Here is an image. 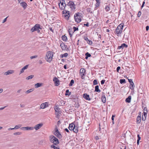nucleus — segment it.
<instances>
[{
    "mask_svg": "<svg viewBox=\"0 0 149 149\" xmlns=\"http://www.w3.org/2000/svg\"><path fill=\"white\" fill-rule=\"evenodd\" d=\"M74 80L73 79L71 80L69 84V86H72L73 84L74 83Z\"/></svg>",
    "mask_w": 149,
    "mask_h": 149,
    "instance_id": "obj_37",
    "label": "nucleus"
},
{
    "mask_svg": "<svg viewBox=\"0 0 149 149\" xmlns=\"http://www.w3.org/2000/svg\"><path fill=\"white\" fill-rule=\"evenodd\" d=\"M42 85V84L41 83H38L35 85V86L36 88H37L41 86Z\"/></svg>",
    "mask_w": 149,
    "mask_h": 149,
    "instance_id": "obj_29",
    "label": "nucleus"
},
{
    "mask_svg": "<svg viewBox=\"0 0 149 149\" xmlns=\"http://www.w3.org/2000/svg\"><path fill=\"white\" fill-rule=\"evenodd\" d=\"M143 115H142V119L143 120L145 121L147 116V113L145 112H143Z\"/></svg>",
    "mask_w": 149,
    "mask_h": 149,
    "instance_id": "obj_21",
    "label": "nucleus"
},
{
    "mask_svg": "<svg viewBox=\"0 0 149 149\" xmlns=\"http://www.w3.org/2000/svg\"><path fill=\"white\" fill-rule=\"evenodd\" d=\"M26 130H32L34 129V127H26Z\"/></svg>",
    "mask_w": 149,
    "mask_h": 149,
    "instance_id": "obj_30",
    "label": "nucleus"
},
{
    "mask_svg": "<svg viewBox=\"0 0 149 149\" xmlns=\"http://www.w3.org/2000/svg\"><path fill=\"white\" fill-rule=\"evenodd\" d=\"M36 28L35 27V25L31 29V31L32 32H34L35 31H36Z\"/></svg>",
    "mask_w": 149,
    "mask_h": 149,
    "instance_id": "obj_45",
    "label": "nucleus"
},
{
    "mask_svg": "<svg viewBox=\"0 0 149 149\" xmlns=\"http://www.w3.org/2000/svg\"><path fill=\"white\" fill-rule=\"evenodd\" d=\"M7 106H6L4 107L0 108V110L3 109L5 108Z\"/></svg>",
    "mask_w": 149,
    "mask_h": 149,
    "instance_id": "obj_56",
    "label": "nucleus"
},
{
    "mask_svg": "<svg viewBox=\"0 0 149 149\" xmlns=\"http://www.w3.org/2000/svg\"><path fill=\"white\" fill-rule=\"evenodd\" d=\"M34 75H31L28 77H27L26 78V79L27 80H29L30 79H32V78H33L34 77Z\"/></svg>",
    "mask_w": 149,
    "mask_h": 149,
    "instance_id": "obj_34",
    "label": "nucleus"
},
{
    "mask_svg": "<svg viewBox=\"0 0 149 149\" xmlns=\"http://www.w3.org/2000/svg\"><path fill=\"white\" fill-rule=\"evenodd\" d=\"M87 39L88 40V41L87 42L90 45H91L92 44V41L91 40H89L88 38H87Z\"/></svg>",
    "mask_w": 149,
    "mask_h": 149,
    "instance_id": "obj_43",
    "label": "nucleus"
},
{
    "mask_svg": "<svg viewBox=\"0 0 149 149\" xmlns=\"http://www.w3.org/2000/svg\"><path fill=\"white\" fill-rule=\"evenodd\" d=\"M141 116H138L136 118V123H137L139 124L140 123L141 121Z\"/></svg>",
    "mask_w": 149,
    "mask_h": 149,
    "instance_id": "obj_22",
    "label": "nucleus"
},
{
    "mask_svg": "<svg viewBox=\"0 0 149 149\" xmlns=\"http://www.w3.org/2000/svg\"><path fill=\"white\" fill-rule=\"evenodd\" d=\"M81 13H78L75 14L74 15V18L75 21L78 23H80L81 21Z\"/></svg>",
    "mask_w": 149,
    "mask_h": 149,
    "instance_id": "obj_4",
    "label": "nucleus"
},
{
    "mask_svg": "<svg viewBox=\"0 0 149 149\" xmlns=\"http://www.w3.org/2000/svg\"><path fill=\"white\" fill-rule=\"evenodd\" d=\"M20 106L22 108H24L25 107V105L24 104H20Z\"/></svg>",
    "mask_w": 149,
    "mask_h": 149,
    "instance_id": "obj_57",
    "label": "nucleus"
},
{
    "mask_svg": "<svg viewBox=\"0 0 149 149\" xmlns=\"http://www.w3.org/2000/svg\"><path fill=\"white\" fill-rule=\"evenodd\" d=\"M35 27L36 28V31H38V30L39 29H41L40 27V25L39 24H37L35 25Z\"/></svg>",
    "mask_w": 149,
    "mask_h": 149,
    "instance_id": "obj_26",
    "label": "nucleus"
},
{
    "mask_svg": "<svg viewBox=\"0 0 149 149\" xmlns=\"http://www.w3.org/2000/svg\"><path fill=\"white\" fill-rule=\"evenodd\" d=\"M89 23L88 22H87L86 24H84V25H86L87 26H89Z\"/></svg>",
    "mask_w": 149,
    "mask_h": 149,
    "instance_id": "obj_59",
    "label": "nucleus"
},
{
    "mask_svg": "<svg viewBox=\"0 0 149 149\" xmlns=\"http://www.w3.org/2000/svg\"><path fill=\"white\" fill-rule=\"evenodd\" d=\"M54 144H53L51 145V147L52 148H53L54 149H59V148L57 147L56 146L54 145Z\"/></svg>",
    "mask_w": 149,
    "mask_h": 149,
    "instance_id": "obj_35",
    "label": "nucleus"
},
{
    "mask_svg": "<svg viewBox=\"0 0 149 149\" xmlns=\"http://www.w3.org/2000/svg\"><path fill=\"white\" fill-rule=\"evenodd\" d=\"M131 97L129 96L125 100V102H126L130 103L131 102Z\"/></svg>",
    "mask_w": 149,
    "mask_h": 149,
    "instance_id": "obj_23",
    "label": "nucleus"
},
{
    "mask_svg": "<svg viewBox=\"0 0 149 149\" xmlns=\"http://www.w3.org/2000/svg\"><path fill=\"white\" fill-rule=\"evenodd\" d=\"M95 91L100 93V90L99 88V86L98 85L96 86L95 87Z\"/></svg>",
    "mask_w": 149,
    "mask_h": 149,
    "instance_id": "obj_27",
    "label": "nucleus"
},
{
    "mask_svg": "<svg viewBox=\"0 0 149 149\" xmlns=\"http://www.w3.org/2000/svg\"><path fill=\"white\" fill-rule=\"evenodd\" d=\"M83 97L86 100L90 101L91 98L90 97L89 95L87 94H84L82 95Z\"/></svg>",
    "mask_w": 149,
    "mask_h": 149,
    "instance_id": "obj_12",
    "label": "nucleus"
},
{
    "mask_svg": "<svg viewBox=\"0 0 149 149\" xmlns=\"http://www.w3.org/2000/svg\"><path fill=\"white\" fill-rule=\"evenodd\" d=\"M86 11L87 12L92 13V10L91 8H88L86 9Z\"/></svg>",
    "mask_w": 149,
    "mask_h": 149,
    "instance_id": "obj_38",
    "label": "nucleus"
},
{
    "mask_svg": "<svg viewBox=\"0 0 149 149\" xmlns=\"http://www.w3.org/2000/svg\"><path fill=\"white\" fill-rule=\"evenodd\" d=\"M53 81L54 82V84L55 86H58L59 85V80L56 77H54L53 79Z\"/></svg>",
    "mask_w": 149,
    "mask_h": 149,
    "instance_id": "obj_10",
    "label": "nucleus"
},
{
    "mask_svg": "<svg viewBox=\"0 0 149 149\" xmlns=\"http://www.w3.org/2000/svg\"><path fill=\"white\" fill-rule=\"evenodd\" d=\"M8 17H6L3 20L2 22L3 23H5L7 20V19Z\"/></svg>",
    "mask_w": 149,
    "mask_h": 149,
    "instance_id": "obj_51",
    "label": "nucleus"
},
{
    "mask_svg": "<svg viewBox=\"0 0 149 149\" xmlns=\"http://www.w3.org/2000/svg\"><path fill=\"white\" fill-rule=\"evenodd\" d=\"M115 117V115H113L111 117V119L112 121H113L114 120V117Z\"/></svg>",
    "mask_w": 149,
    "mask_h": 149,
    "instance_id": "obj_58",
    "label": "nucleus"
},
{
    "mask_svg": "<svg viewBox=\"0 0 149 149\" xmlns=\"http://www.w3.org/2000/svg\"><path fill=\"white\" fill-rule=\"evenodd\" d=\"M67 5L70 7L72 10L74 9L75 8V5L73 1H69Z\"/></svg>",
    "mask_w": 149,
    "mask_h": 149,
    "instance_id": "obj_7",
    "label": "nucleus"
},
{
    "mask_svg": "<svg viewBox=\"0 0 149 149\" xmlns=\"http://www.w3.org/2000/svg\"><path fill=\"white\" fill-rule=\"evenodd\" d=\"M39 63L40 64H42V61L41 60H39L38 61Z\"/></svg>",
    "mask_w": 149,
    "mask_h": 149,
    "instance_id": "obj_64",
    "label": "nucleus"
},
{
    "mask_svg": "<svg viewBox=\"0 0 149 149\" xmlns=\"http://www.w3.org/2000/svg\"><path fill=\"white\" fill-rule=\"evenodd\" d=\"M86 74V70L84 68H81L79 71V74L81 76L82 79H84V76Z\"/></svg>",
    "mask_w": 149,
    "mask_h": 149,
    "instance_id": "obj_6",
    "label": "nucleus"
},
{
    "mask_svg": "<svg viewBox=\"0 0 149 149\" xmlns=\"http://www.w3.org/2000/svg\"><path fill=\"white\" fill-rule=\"evenodd\" d=\"M38 57V56L37 55H35L33 56H31L30 57V58L31 59H32L33 58H36Z\"/></svg>",
    "mask_w": 149,
    "mask_h": 149,
    "instance_id": "obj_44",
    "label": "nucleus"
},
{
    "mask_svg": "<svg viewBox=\"0 0 149 149\" xmlns=\"http://www.w3.org/2000/svg\"><path fill=\"white\" fill-rule=\"evenodd\" d=\"M149 26H147L146 27V31H148L149 29Z\"/></svg>",
    "mask_w": 149,
    "mask_h": 149,
    "instance_id": "obj_63",
    "label": "nucleus"
},
{
    "mask_svg": "<svg viewBox=\"0 0 149 149\" xmlns=\"http://www.w3.org/2000/svg\"><path fill=\"white\" fill-rule=\"evenodd\" d=\"M72 130L75 133H77L78 132V127L76 125H75V126L74 127V129Z\"/></svg>",
    "mask_w": 149,
    "mask_h": 149,
    "instance_id": "obj_24",
    "label": "nucleus"
},
{
    "mask_svg": "<svg viewBox=\"0 0 149 149\" xmlns=\"http://www.w3.org/2000/svg\"><path fill=\"white\" fill-rule=\"evenodd\" d=\"M101 100L102 102H103V103H104L106 102V99L104 95H102L101 97Z\"/></svg>",
    "mask_w": 149,
    "mask_h": 149,
    "instance_id": "obj_28",
    "label": "nucleus"
},
{
    "mask_svg": "<svg viewBox=\"0 0 149 149\" xmlns=\"http://www.w3.org/2000/svg\"><path fill=\"white\" fill-rule=\"evenodd\" d=\"M20 5L21 6H22L24 9H25L27 6L26 3L24 1L20 3Z\"/></svg>",
    "mask_w": 149,
    "mask_h": 149,
    "instance_id": "obj_16",
    "label": "nucleus"
},
{
    "mask_svg": "<svg viewBox=\"0 0 149 149\" xmlns=\"http://www.w3.org/2000/svg\"><path fill=\"white\" fill-rule=\"evenodd\" d=\"M64 4H65V1L64 0H60V3L59 4V6L61 10H63L62 12L63 14V16L64 18H65V11L64 10L65 8V5H64Z\"/></svg>",
    "mask_w": 149,
    "mask_h": 149,
    "instance_id": "obj_1",
    "label": "nucleus"
},
{
    "mask_svg": "<svg viewBox=\"0 0 149 149\" xmlns=\"http://www.w3.org/2000/svg\"><path fill=\"white\" fill-rule=\"evenodd\" d=\"M62 38L63 40L65 41V34L62 36Z\"/></svg>",
    "mask_w": 149,
    "mask_h": 149,
    "instance_id": "obj_50",
    "label": "nucleus"
},
{
    "mask_svg": "<svg viewBox=\"0 0 149 149\" xmlns=\"http://www.w3.org/2000/svg\"><path fill=\"white\" fill-rule=\"evenodd\" d=\"M26 127H21L20 129L22 130H26Z\"/></svg>",
    "mask_w": 149,
    "mask_h": 149,
    "instance_id": "obj_61",
    "label": "nucleus"
},
{
    "mask_svg": "<svg viewBox=\"0 0 149 149\" xmlns=\"http://www.w3.org/2000/svg\"><path fill=\"white\" fill-rule=\"evenodd\" d=\"M49 30L51 31L53 33L54 32L53 30L52 29V28L51 27H50L49 28Z\"/></svg>",
    "mask_w": 149,
    "mask_h": 149,
    "instance_id": "obj_62",
    "label": "nucleus"
},
{
    "mask_svg": "<svg viewBox=\"0 0 149 149\" xmlns=\"http://www.w3.org/2000/svg\"><path fill=\"white\" fill-rule=\"evenodd\" d=\"M75 125L73 123L70 124L68 127L69 129L71 131L72 130L74 129V127L75 126Z\"/></svg>",
    "mask_w": 149,
    "mask_h": 149,
    "instance_id": "obj_18",
    "label": "nucleus"
},
{
    "mask_svg": "<svg viewBox=\"0 0 149 149\" xmlns=\"http://www.w3.org/2000/svg\"><path fill=\"white\" fill-rule=\"evenodd\" d=\"M70 16V12L68 11H66V18L68 17V19Z\"/></svg>",
    "mask_w": 149,
    "mask_h": 149,
    "instance_id": "obj_32",
    "label": "nucleus"
},
{
    "mask_svg": "<svg viewBox=\"0 0 149 149\" xmlns=\"http://www.w3.org/2000/svg\"><path fill=\"white\" fill-rule=\"evenodd\" d=\"M55 132H54L55 135L59 138H61V134L57 127L55 128Z\"/></svg>",
    "mask_w": 149,
    "mask_h": 149,
    "instance_id": "obj_8",
    "label": "nucleus"
},
{
    "mask_svg": "<svg viewBox=\"0 0 149 149\" xmlns=\"http://www.w3.org/2000/svg\"><path fill=\"white\" fill-rule=\"evenodd\" d=\"M61 111L55 112L56 118H58L61 115Z\"/></svg>",
    "mask_w": 149,
    "mask_h": 149,
    "instance_id": "obj_20",
    "label": "nucleus"
},
{
    "mask_svg": "<svg viewBox=\"0 0 149 149\" xmlns=\"http://www.w3.org/2000/svg\"><path fill=\"white\" fill-rule=\"evenodd\" d=\"M105 9L106 11H108L110 10V9L109 6H107L105 7Z\"/></svg>",
    "mask_w": 149,
    "mask_h": 149,
    "instance_id": "obj_41",
    "label": "nucleus"
},
{
    "mask_svg": "<svg viewBox=\"0 0 149 149\" xmlns=\"http://www.w3.org/2000/svg\"><path fill=\"white\" fill-rule=\"evenodd\" d=\"M50 141L51 142L54 144L57 145L59 143V141L58 139L53 135L49 136Z\"/></svg>",
    "mask_w": 149,
    "mask_h": 149,
    "instance_id": "obj_5",
    "label": "nucleus"
},
{
    "mask_svg": "<svg viewBox=\"0 0 149 149\" xmlns=\"http://www.w3.org/2000/svg\"><path fill=\"white\" fill-rule=\"evenodd\" d=\"M85 56H86L85 59H87L88 58V57H90L91 55L88 52H87L86 53Z\"/></svg>",
    "mask_w": 149,
    "mask_h": 149,
    "instance_id": "obj_33",
    "label": "nucleus"
},
{
    "mask_svg": "<svg viewBox=\"0 0 149 149\" xmlns=\"http://www.w3.org/2000/svg\"><path fill=\"white\" fill-rule=\"evenodd\" d=\"M44 141V140H41L39 142V144L40 145H42Z\"/></svg>",
    "mask_w": 149,
    "mask_h": 149,
    "instance_id": "obj_49",
    "label": "nucleus"
},
{
    "mask_svg": "<svg viewBox=\"0 0 149 149\" xmlns=\"http://www.w3.org/2000/svg\"><path fill=\"white\" fill-rule=\"evenodd\" d=\"M120 68V66H118L117 67L116 70L117 72H118Z\"/></svg>",
    "mask_w": 149,
    "mask_h": 149,
    "instance_id": "obj_55",
    "label": "nucleus"
},
{
    "mask_svg": "<svg viewBox=\"0 0 149 149\" xmlns=\"http://www.w3.org/2000/svg\"><path fill=\"white\" fill-rule=\"evenodd\" d=\"M54 109L55 111V112H57L61 111V109L58 108V107L57 106H55L54 107Z\"/></svg>",
    "mask_w": 149,
    "mask_h": 149,
    "instance_id": "obj_19",
    "label": "nucleus"
},
{
    "mask_svg": "<svg viewBox=\"0 0 149 149\" xmlns=\"http://www.w3.org/2000/svg\"><path fill=\"white\" fill-rule=\"evenodd\" d=\"M105 81V80H102L101 81V84H102V85L103 84H104Z\"/></svg>",
    "mask_w": 149,
    "mask_h": 149,
    "instance_id": "obj_52",
    "label": "nucleus"
},
{
    "mask_svg": "<svg viewBox=\"0 0 149 149\" xmlns=\"http://www.w3.org/2000/svg\"><path fill=\"white\" fill-rule=\"evenodd\" d=\"M22 126V125L21 124H19L17 125H16L15 126V127L13 128V129H17L19 128Z\"/></svg>",
    "mask_w": 149,
    "mask_h": 149,
    "instance_id": "obj_31",
    "label": "nucleus"
},
{
    "mask_svg": "<svg viewBox=\"0 0 149 149\" xmlns=\"http://www.w3.org/2000/svg\"><path fill=\"white\" fill-rule=\"evenodd\" d=\"M14 71L13 70H10L5 72L4 74L6 75H8L10 74H12L14 72Z\"/></svg>",
    "mask_w": 149,
    "mask_h": 149,
    "instance_id": "obj_14",
    "label": "nucleus"
},
{
    "mask_svg": "<svg viewBox=\"0 0 149 149\" xmlns=\"http://www.w3.org/2000/svg\"><path fill=\"white\" fill-rule=\"evenodd\" d=\"M120 83L121 84L125 83V79H121L120 81Z\"/></svg>",
    "mask_w": 149,
    "mask_h": 149,
    "instance_id": "obj_39",
    "label": "nucleus"
},
{
    "mask_svg": "<svg viewBox=\"0 0 149 149\" xmlns=\"http://www.w3.org/2000/svg\"><path fill=\"white\" fill-rule=\"evenodd\" d=\"M61 58H62L63 57H65V53H64L63 54H61L60 56Z\"/></svg>",
    "mask_w": 149,
    "mask_h": 149,
    "instance_id": "obj_53",
    "label": "nucleus"
},
{
    "mask_svg": "<svg viewBox=\"0 0 149 149\" xmlns=\"http://www.w3.org/2000/svg\"><path fill=\"white\" fill-rule=\"evenodd\" d=\"M128 81L130 84V87L131 89H133L134 87V83L132 81V80L131 79H128Z\"/></svg>",
    "mask_w": 149,
    "mask_h": 149,
    "instance_id": "obj_9",
    "label": "nucleus"
},
{
    "mask_svg": "<svg viewBox=\"0 0 149 149\" xmlns=\"http://www.w3.org/2000/svg\"><path fill=\"white\" fill-rule=\"evenodd\" d=\"M28 66H29V65H25V66H24V67L21 69V70L20 71V72L19 74H21L22 73H23V72H24V70H26L28 68Z\"/></svg>",
    "mask_w": 149,
    "mask_h": 149,
    "instance_id": "obj_15",
    "label": "nucleus"
},
{
    "mask_svg": "<svg viewBox=\"0 0 149 149\" xmlns=\"http://www.w3.org/2000/svg\"><path fill=\"white\" fill-rule=\"evenodd\" d=\"M96 2V6H98L100 5V0H95Z\"/></svg>",
    "mask_w": 149,
    "mask_h": 149,
    "instance_id": "obj_36",
    "label": "nucleus"
},
{
    "mask_svg": "<svg viewBox=\"0 0 149 149\" xmlns=\"http://www.w3.org/2000/svg\"><path fill=\"white\" fill-rule=\"evenodd\" d=\"M68 32L70 37H71L74 32L72 29H69L68 30Z\"/></svg>",
    "mask_w": 149,
    "mask_h": 149,
    "instance_id": "obj_25",
    "label": "nucleus"
},
{
    "mask_svg": "<svg viewBox=\"0 0 149 149\" xmlns=\"http://www.w3.org/2000/svg\"><path fill=\"white\" fill-rule=\"evenodd\" d=\"M123 23H121L117 27L115 33L116 34H117V36H119L120 34L123 31Z\"/></svg>",
    "mask_w": 149,
    "mask_h": 149,
    "instance_id": "obj_2",
    "label": "nucleus"
},
{
    "mask_svg": "<svg viewBox=\"0 0 149 149\" xmlns=\"http://www.w3.org/2000/svg\"><path fill=\"white\" fill-rule=\"evenodd\" d=\"M53 55V53L52 52L49 51L47 52L45 57V59L46 61L48 62H50L52 59Z\"/></svg>",
    "mask_w": 149,
    "mask_h": 149,
    "instance_id": "obj_3",
    "label": "nucleus"
},
{
    "mask_svg": "<svg viewBox=\"0 0 149 149\" xmlns=\"http://www.w3.org/2000/svg\"><path fill=\"white\" fill-rule=\"evenodd\" d=\"M93 84L94 85H97L98 84L97 81L96 80H94L93 81Z\"/></svg>",
    "mask_w": 149,
    "mask_h": 149,
    "instance_id": "obj_48",
    "label": "nucleus"
},
{
    "mask_svg": "<svg viewBox=\"0 0 149 149\" xmlns=\"http://www.w3.org/2000/svg\"><path fill=\"white\" fill-rule=\"evenodd\" d=\"M48 106V102L42 103L40 105V108L44 109Z\"/></svg>",
    "mask_w": 149,
    "mask_h": 149,
    "instance_id": "obj_11",
    "label": "nucleus"
},
{
    "mask_svg": "<svg viewBox=\"0 0 149 149\" xmlns=\"http://www.w3.org/2000/svg\"><path fill=\"white\" fill-rule=\"evenodd\" d=\"M121 45L122 46V49L125 47L126 48L127 47V45L125 43H123Z\"/></svg>",
    "mask_w": 149,
    "mask_h": 149,
    "instance_id": "obj_40",
    "label": "nucleus"
},
{
    "mask_svg": "<svg viewBox=\"0 0 149 149\" xmlns=\"http://www.w3.org/2000/svg\"><path fill=\"white\" fill-rule=\"evenodd\" d=\"M78 30V28L74 26L73 28V30L74 32Z\"/></svg>",
    "mask_w": 149,
    "mask_h": 149,
    "instance_id": "obj_42",
    "label": "nucleus"
},
{
    "mask_svg": "<svg viewBox=\"0 0 149 149\" xmlns=\"http://www.w3.org/2000/svg\"><path fill=\"white\" fill-rule=\"evenodd\" d=\"M137 137H138V140H140L141 139V137L139 134L137 135Z\"/></svg>",
    "mask_w": 149,
    "mask_h": 149,
    "instance_id": "obj_60",
    "label": "nucleus"
},
{
    "mask_svg": "<svg viewBox=\"0 0 149 149\" xmlns=\"http://www.w3.org/2000/svg\"><path fill=\"white\" fill-rule=\"evenodd\" d=\"M21 134V133L19 132H16L14 133L13 134L14 135H20Z\"/></svg>",
    "mask_w": 149,
    "mask_h": 149,
    "instance_id": "obj_47",
    "label": "nucleus"
},
{
    "mask_svg": "<svg viewBox=\"0 0 149 149\" xmlns=\"http://www.w3.org/2000/svg\"><path fill=\"white\" fill-rule=\"evenodd\" d=\"M33 91V89H29V90L26 91V92H27V93H29Z\"/></svg>",
    "mask_w": 149,
    "mask_h": 149,
    "instance_id": "obj_46",
    "label": "nucleus"
},
{
    "mask_svg": "<svg viewBox=\"0 0 149 149\" xmlns=\"http://www.w3.org/2000/svg\"><path fill=\"white\" fill-rule=\"evenodd\" d=\"M43 124L42 123H40L36 125L34 127L36 130H37L40 128L42 126Z\"/></svg>",
    "mask_w": 149,
    "mask_h": 149,
    "instance_id": "obj_13",
    "label": "nucleus"
},
{
    "mask_svg": "<svg viewBox=\"0 0 149 149\" xmlns=\"http://www.w3.org/2000/svg\"><path fill=\"white\" fill-rule=\"evenodd\" d=\"M141 11L139 12L138 13V17H139L141 15Z\"/></svg>",
    "mask_w": 149,
    "mask_h": 149,
    "instance_id": "obj_54",
    "label": "nucleus"
},
{
    "mask_svg": "<svg viewBox=\"0 0 149 149\" xmlns=\"http://www.w3.org/2000/svg\"><path fill=\"white\" fill-rule=\"evenodd\" d=\"M60 46L62 50H65V45L61 41Z\"/></svg>",
    "mask_w": 149,
    "mask_h": 149,
    "instance_id": "obj_17",
    "label": "nucleus"
}]
</instances>
